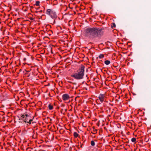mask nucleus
<instances>
[{"instance_id": "1", "label": "nucleus", "mask_w": 151, "mask_h": 151, "mask_svg": "<svg viewBox=\"0 0 151 151\" xmlns=\"http://www.w3.org/2000/svg\"><path fill=\"white\" fill-rule=\"evenodd\" d=\"M102 30L101 29L96 28H88L86 29L85 34L87 36L96 37L102 35Z\"/></svg>"}, {"instance_id": "2", "label": "nucleus", "mask_w": 151, "mask_h": 151, "mask_svg": "<svg viewBox=\"0 0 151 151\" xmlns=\"http://www.w3.org/2000/svg\"><path fill=\"white\" fill-rule=\"evenodd\" d=\"M85 66H81L80 68L78 70L77 73L71 75V76L76 79H81L83 78L84 74Z\"/></svg>"}, {"instance_id": "3", "label": "nucleus", "mask_w": 151, "mask_h": 151, "mask_svg": "<svg viewBox=\"0 0 151 151\" xmlns=\"http://www.w3.org/2000/svg\"><path fill=\"white\" fill-rule=\"evenodd\" d=\"M30 116L27 114H24L22 115L21 118V119H23L25 122L30 124L32 121V119H30Z\"/></svg>"}, {"instance_id": "4", "label": "nucleus", "mask_w": 151, "mask_h": 151, "mask_svg": "<svg viewBox=\"0 0 151 151\" xmlns=\"http://www.w3.org/2000/svg\"><path fill=\"white\" fill-rule=\"evenodd\" d=\"M46 14L50 15V17L52 19L56 18L57 16L55 12L53 10L48 9L46 11Z\"/></svg>"}, {"instance_id": "5", "label": "nucleus", "mask_w": 151, "mask_h": 151, "mask_svg": "<svg viewBox=\"0 0 151 151\" xmlns=\"http://www.w3.org/2000/svg\"><path fill=\"white\" fill-rule=\"evenodd\" d=\"M99 98L101 102H102L104 100V99L105 98V96L104 94H100L99 96Z\"/></svg>"}, {"instance_id": "6", "label": "nucleus", "mask_w": 151, "mask_h": 151, "mask_svg": "<svg viewBox=\"0 0 151 151\" xmlns=\"http://www.w3.org/2000/svg\"><path fill=\"white\" fill-rule=\"evenodd\" d=\"M70 98L69 95L67 94H64L62 96V99L64 101H66L68 99Z\"/></svg>"}, {"instance_id": "7", "label": "nucleus", "mask_w": 151, "mask_h": 151, "mask_svg": "<svg viewBox=\"0 0 151 151\" xmlns=\"http://www.w3.org/2000/svg\"><path fill=\"white\" fill-rule=\"evenodd\" d=\"M104 63L105 64H106L107 65H108L110 63V62L109 60H106L105 61Z\"/></svg>"}, {"instance_id": "8", "label": "nucleus", "mask_w": 151, "mask_h": 151, "mask_svg": "<svg viewBox=\"0 0 151 151\" xmlns=\"http://www.w3.org/2000/svg\"><path fill=\"white\" fill-rule=\"evenodd\" d=\"M73 135L74 137H77L78 135V134L76 132H75L74 133Z\"/></svg>"}, {"instance_id": "9", "label": "nucleus", "mask_w": 151, "mask_h": 151, "mask_svg": "<svg viewBox=\"0 0 151 151\" xmlns=\"http://www.w3.org/2000/svg\"><path fill=\"white\" fill-rule=\"evenodd\" d=\"M104 55L103 54H100L99 56V57L100 59H101L104 58Z\"/></svg>"}, {"instance_id": "10", "label": "nucleus", "mask_w": 151, "mask_h": 151, "mask_svg": "<svg viewBox=\"0 0 151 151\" xmlns=\"http://www.w3.org/2000/svg\"><path fill=\"white\" fill-rule=\"evenodd\" d=\"M136 140V139L135 138H133L131 139V141L133 142H135Z\"/></svg>"}, {"instance_id": "11", "label": "nucleus", "mask_w": 151, "mask_h": 151, "mask_svg": "<svg viewBox=\"0 0 151 151\" xmlns=\"http://www.w3.org/2000/svg\"><path fill=\"white\" fill-rule=\"evenodd\" d=\"M49 109L50 110H52L53 109V106L51 104H49L48 106Z\"/></svg>"}, {"instance_id": "12", "label": "nucleus", "mask_w": 151, "mask_h": 151, "mask_svg": "<svg viewBox=\"0 0 151 151\" xmlns=\"http://www.w3.org/2000/svg\"><path fill=\"white\" fill-rule=\"evenodd\" d=\"M40 2L39 1H36L35 5L37 6H39Z\"/></svg>"}, {"instance_id": "13", "label": "nucleus", "mask_w": 151, "mask_h": 151, "mask_svg": "<svg viewBox=\"0 0 151 151\" xmlns=\"http://www.w3.org/2000/svg\"><path fill=\"white\" fill-rule=\"evenodd\" d=\"M67 88L68 89H70V90H71L72 88H73V87L72 88L71 87V86H67Z\"/></svg>"}, {"instance_id": "14", "label": "nucleus", "mask_w": 151, "mask_h": 151, "mask_svg": "<svg viewBox=\"0 0 151 151\" xmlns=\"http://www.w3.org/2000/svg\"><path fill=\"white\" fill-rule=\"evenodd\" d=\"M95 142L93 141H92L91 142V145L92 146H93L95 145Z\"/></svg>"}, {"instance_id": "15", "label": "nucleus", "mask_w": 151, "mask_h": 151, "mask_svg": "<svg viewBox=\"0 0 151 151\" xmlns=\"http://www.w3.org/2000/svg\"><path fill=\"white\" fill-rule=\"evenodd\" d=\"M113 26L114 27H116V25H115V23H113Z\"/></svg>"}, {"instance_id": "16", "label": "nucleus", "mask_w": 151, "mask_h": 151, "mask_svg": "<svg viewBox=\"0 0 151 151\" xmlns=\"http://www.w3.org/2000/svg\"><path fill=\"white\" fill-rule=\"evenodd\" d=\"M91 88H94V87L93 86H91Z\"/></svg>"}, {"instance_id": "17", "label": "nucleus", "mask_w": 151, "mask_h": 151, "mask_svg": "<svg viewBox=\"0 0 151 151\" xmlns=\"http://www.w3.org/2000/svg\"><path fill=\"white\" fill-rule=\"evenodd\" d=\"M104 88H106V89H107V88H107V87H104Z\"/></svg>"}]
</instances>
